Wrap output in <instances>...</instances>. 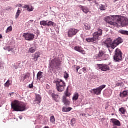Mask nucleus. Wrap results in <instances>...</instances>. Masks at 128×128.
<instances>
[{"instance_id": "obj_55", "label": "nucleus", "mask_w": 128, "mask_h": 128, "mask_svg": "<svg viewBox=\"0 0 128 128\" xmlns=\"http://www.w3.org/2000/svg\"><path fill=\"white\" fill-rule=\"evenodd\" d=\"M118 0H114V2H116V1H117Z\"/></svg>"}, {"instance_id": "obj_28", "label": "nucleus", "mask_w": 128, "mask_h": 128, "mask_svg": "<svg viewBox=\"0 0 128 128\" xmlns=\"http://www.w3.org/2000/svg\"><path fill=\"white\" fill-rule=\"evenodd\" d=\"M84 28L86 30H90V24H88V23H84Z\"/></svg>"}, {"instance_id": "obj_13", "label": "nucleus", "mask_w": 128, "mask_h": 128, "mask_svg": "<svg viewBox=\"0 0 128 128\" xmlns=\"http://www.w3.org/2000/svg\"><path fill=\"white\" fill-rule=\"evenodd\" d=\"M62 102L66 106H70V100L68 99L66 96H63L62 98Z\"/></svg>"}, {"instance_id": "obj_35", "label": "nucleus", "mask_w": 128, "mask_h": 128, "mask_svg": "<svg viewBox=\"0 0 128 128\" xmlns=\"http://www.w3.org/2000/svg\"><path fill=\"white\" fill-rule=\"evenodd\" d=\"M12 26H10L8 28L7 30H6V34H8V32H12Z\"/></svg>"}, {"instance_id": "obj_8", "label": "nucleus", "mask_w": 128, "mask_h": 128, "mask_svg": "<svg viewBox=\"0 0 128 128\" xmlns=\"http://www.w3.org/2000/svg\"><path fill=\"white\" fill-rule=\"evenodd\" d=\"M79 30H78V29L70 28L68 30V36L70 38H72L76 36Z\"/></svg>"}, {"instance_id": "obj_15", "label": "nucleus", "mask_w": 128, "mask_h": 128, "mask_svg": "<svg viewBox=\"0 0 128 128\" xmlns=\"http://www.w3.org/2000/svg\"><path fill=\"white\" fill-rule=\"evenodd\" d=\"M40 52H36L33 55L32 60L34 62H37L38 58H39L40 56Z\"/></svg>"}, {"instance_id": "obj_36", "label": "nucleus", "mask_w": 128, "mask_h": 128, "mask_svg": "<svg viewBox=\"0 0 128 128\" xmlns=\"http://www.w3.org/2000/svg\"><path fill=\"white\" fill-rule=\"evenodd\" d=\"M50 122H52V124H54V122H56V118H54V116H52L50 117Z\"/></svg>"}, {"instance_id": "obj_42", "label": "nucleus", "mask_w": 128, "mask_h": 128, "mask_svg": "<svg viewBox=\"0 0 128 128\" xmlns=\"http://www.w3.org/2000/svg\"><path fill=\"white\" fill-rule=\"evenodd\" d=\"M64 78H68V74L66 72H64Z\"/></svg>"}, {"instance_id": "obj_11", "label": "nucleus", "mask_w": 128, "mask_h": 128, "mask_svg": "<svg viewBox=\"0 0 128 128\" xmlns=\"http://www.w3.org/2000/svg\"><path fill=\"white\" fill-rule=\"evenodd\" d=\"M106 54L102 50H100L98 54H96L94 57V59H100L102 60H104V56Z\"/></svg>"}, {"instance_id": "obj_21", "label": "nucleus", "mask_w": 128, "mask_h": 128, "mask_svg": "<svg viewBox=\"0 0 128 128\" xmlns=\"http://www.w3.org/2000/svg\"><path fill=\"white\" fill-rule=\"evenodd\" d=\"M78 7L82 9V11L85 14H87L90 12V10L88 8L85 7L84 6H82L80 5Z\"/></svg>"}, {"instance_id": "obj_12", "label": "nucleus", "mask_w": 128, "mask_h": 128, "mask_svg": "<svg viewBox=\"0 0 128 128\" xmlns=\"http://www.w3.org/2000/svg\"><path fill=\"white\" fill-rule=\"evenodd\" d=\"M112 42L110 38H108L103 42L102 44L107 48H110Z\"/></svg>"}, {"instance_id": "obj_34", "label": "nucleus", "mask_w": 128, "mask_h": 128, "mask_svg": "<svg viewBox=\"0 0 128 128\" xmlns=\"http://www.w3.org/2000/svg\"><path fill=\"white\" fill-rule=\"evenodd\" d=\"M10 82V81L9 80H8V81L6 82V83L4 84L5 88H8L9 86H10L11 84Z\"/></svg>"}, {"instance_id": "obj_4", "label": "nucleus", "mask_w": 128, "mask_h": 128, "mask_svg": "<svg viewBox=\"0 0 128 128\" xmlns=\"http://www.w3.org/2000/svg\"><path fill=\"white\" fill-rule=\"evenodd\" d=\"M50 66L52 70L55 68L56 69L59 70L60 68V66H61V61L58 58H55L52 60Z\"/></svg>"}, {"instance_id": "obj_10", "label": "nucleus", "mask_w": 128, "mask_h": 128, "mask_svg": "<svg viewBox=\"0 0 128 128\" xmlns=\"http://www.w3.org/2000/svg\"><path fill=\"white\" fill-rule=\"evenodd\" d=\"M97 66L101 71L106 72L110 70L109 66L106 64H97Z\"/></svg>"}, {"instance_id": "obj_26", "label": "nucleus", "mask_w": 128, "mask_h": 128, "mask_svg": "<svg viewBox=\"0 0 128 128\" xmlns=\"http://www.w3.org/2000/svg\"><path fill=\"white\" fill-rule=\"evenodd\" d=\"M72 110V108L71 107H68V108L64 107L62 108V112H70Z\"/></svg>"}, {"instance_id": "obj_1", "label": "nucleus", "mask_w": 128, "mask_h": 128, "mask_svg": "<svg viewBox=\"0 0 128 128\" xmlns=\"http://www.w3.org/2000/svg\"><path fill=\"white\" fill-rule=\"evenodd\" d=\"M118 16H108L104 18L105 21L106 22H108L111 26H128V18H119L117 19V22H109L108 20L111 18L112 20H116V18H118Z\"/></svg>"}, {"instance_id": "obj_9", "label": "nucleus", "mask_w": 128, "mask_h": 128, "mask_svg": "<svg viewBox=\"0 0 128 128\" xmlns=\"http://www.w3.org/2000/svg\"><path fill=\"white\" fill-rule=\"evenodd\" d=\"M22 36L26 40L30 41L34 40L35 36L32 33L26 32L24 33Z\"/></svg>"}, {"instance_id": "obj_17", "label": "nucleus", "mask_w": 128, "mask_h": 128, "mask_svg": "<svg viewBox=\"0 0 128 128\" xmlns=\"http://www.w3.org/2000/svg\"><path fill=\"white\" fill-rule=\"evenodd\" d=\"M52 98L53 100H54L56 102H59L60 98L58 94H56L54 93H52Z\"/></svg>"}, {"instance_id": "obj_52", "label": "nucleus", "mask_w": 128, "mask_h": 128, "mask_svg": "<svg viewBox=\"0 0 128 128\" xmlns=\"http://www.w3.org/2000/svg\"><path fill=\"white\" fill-rule=\"evenodd\" d=\"M30 22H34V20H30Z\"/></svg>"}, {"instance_id": "obj_23", "label": "nucleus", "mask_w": 128, "mask_h": 128, "mask_svg": "<svg viewBox=\"0 0 128 128\" xmlns=\"http://www.w3.org/2000/svg\"><path fill=\"white\" fill-rule=\"evenodd\" d=\"M42 74H43V72H42L41 71H39L38 72L37 76H36L37 80H40V79L42 78V77H43Z\"/></svg>"}, {"instance_id": "obj_31", "label": "nucleus", "mask_w": 128, "mask_h": 128, "mask_svg": "<svg viewBox=\"0 0 128 128\" xmlns=\"http://www.w3.org/2000/svg\"><path fill=\"white\" fill-rule=\"evenodd\" d=\"M119 32L122 34L128 35V31L126 30H120Z\"/></svg>"}, {"instance_id": "obj_51", "label": "nucleus", "mask_w": 128, "mask_h": 128, "mask_svg": "<svg viewBox=\"0 0 128 128\" xmlns=\"http://www.w3.org/2000/svg\"><path fill=\"white\" fill-rule=\"evenodd\" d=\"M112 128H118V127L116 126H113Z\"/></svg>"}, {"instance_id": "obj_22", "label": "nucleus", "mask_w": 128, "mask_h": 128, "mask_svg": "<svg viewBox=\"0 0 128 128\" xmlns=\"http://www.w3.org/2000/svg\"><path fill=\"white\" fill-rule=\"evenodd\" d=\"M114 43L118 44V45L120 44H122L123 42V40L122 38L118 37L116 40H114Z\"/></svg>"}, {"instance_id": "obj_6", "label": "nucleus", "mask_w": 128, "mask_h": 128, "mask_svg": "<svg viewBox=\"0 0 128 128\" xmlns=\"http://www.w3.org/2000/svg\"><path fill=\"white\" fill-rule=\"evenodd\" d=\"M56 89L59 92H62L66 86V84L62 80H58L56 82Z\"/></svg>"}, {"instance_id": "obj_33", "label": "nucleus", "mask_w": 128, "mask_h": 128, "mask_svg": "<svg viewBox=\"0 0 128 128\" xmlns=\"http://www.w3.org/2000/svg\"><path fill=\"white\" fill-rule=\"evenodd\" d=\"M119 111L121 112L122 114H124L126 112V110L124 107H122L119 109Z\"/></svg>"}, {"instance_id": "obj_43", "label": "nucleus", "mask_w": 128, "mask_h": 128, "mask_svg": "<svg viewBox=\"0 0 128 128\" xmlns=\"http://www.w3.org/2000/svg\"><path fill=\"white\" fill-rule=\"evenodd\" d=\"M86 70H87L86 68L84 67L82 68V71L84 72V74H86L87 72Z\"/></svg>"}, {"instance_id": "obj_57", "label": "nucleus", "mask_w": 128, "mask_h": 128, "mask_svg": "<svg viewBox=\"0 0 128 128\" xmlns=\"http://www.w3.org/2000/svg\"><path fill=\"white\" fill-rule=\"evenodd\" d=\"M50 71H51V70H50ZM52 72V71H51Z\"/></svg>"}, {"instance_id": "obj_24", "label": "nucleus", "mask_w": 128, "mask_h": 128, "mask_svg": "<svg viewBox=\"0 0 128 128\" xmlns=\"http://www.w3.org/2000/svg\"><path fill=\"white\" fill-rule=\"evenodd\" d=\"M78 97H79L78 93L75 92L74 94L73 98H72V100H73V101H76L78 99Z\"/></svg>"}, {"instance_id": "obj_47", "label": "nucleus", "mask_w": 128, "mask_h": 128, "mask_svg": "<svg viewBox=\"0 0 128 128\" xmlns=\"http://www.w3.org/2000/svg\"><path fill=\"white\" fill-rule=\"evenodd\" d=\"M34 88V84L32 83V84H29V88Z\"/></svg>"}, {"instance_id": "obj_37", "label": "nucleus", "mask_w": 128, "mask_h": 128, "mask_svg": "<svg viewBox=\"0 0 128 128\" xmlns=\"http://www.w3.org/2000/svg\"><path fill=\"white\" fill-rule=\"evenodd\" d=\"M30 76V73L26 72L24 76V80H26L27 78H28Z\"/></svg>"}, {"instance_id": "obj_39", "label": "nucleus", "mask_w": 128, "mask_h": 128, "mask_svg": "<svg viewBox=\"0 0 128 128\" xmlns=\"http://www.w3.org/2000/svg\"><path fill=\"white\" fill-rule=\"evenodd\" d=\"M54 23L52 22L50 20H49L48 22H47V26H54Z\"/></svg>"}, {"instance_id": "obj_2", "label": "nucleus", "mask_w": 128, "mask_h": 128, "mask_svg": "<svg viewBox=\"0 0 128 128\" xmlns=\"http://www.w3.org/2000/svg\"><path fill=\"white\" fill-rule=\"evenodd\" d=\"M12 108L16 112H22L26 109V105L22 102L14 100L11 103Z\"/></svg>"}, {"instance_id": "obj_46", "label": "nucleus", "mask_w": 128, "mask_h": 128, "mask_svg": "<svg viewBox=\"0 0 128 128\" xmlns=\"http://www.w3.org/2000/svg\"><path fill=\"white\" fill-rule=\"evenodd\" d=\"M122 82H120V83H116V86H122Z\"/></svg>"}, {"instance_id": "obj_50", "label": "nucleus", "mask_w": 128, "mask_h": 128, "mask_svg": "<svg viewBox=\"0 0 128 128\" xmlns=\"http://www.w3.org/2000/svg\"><path fill=\"white\" fill-rule=\"evenodd\" d=\"M2 38V36L1 34H0V39Z\"/></svg>"}, {"instance_id": "obj_45", "label": "nucleus", "mask_w": 128, "mask_h": 128, "mask_svg": "<svg viewBox=\"0 0 128 128\" xmlns=\"http://www.w3.org/2000/svg\"><path fill=\"white\" fill-rule=\"evenodd\" d=\"M78 72V74H82V69H79L78 70V72Z\"/></svg>"}, {"instance_id": "obj_48", "label": "nucleus", "mask_w": 128, "mask_h": 128, "mask_svg": "<svg viewBox=\"0 0 128 128\" xmlns=\"http://www.w3.org/2000/svg\"><path fill=\"white\" fill-rule=\"evenodd\" d=\"M80 116H86V114L85 113H82L80 114Z\"/></svg>"}, {"instance_id": "obj_27", "label": "nucleus", "mask_w": 128, "mask_h": 128, "mask_svg": "<svg viewBox=\"0 0 128 128\" xmlns=\"http://www.w3.org/2000/svg\"><path fill=\"white\" fill-rule=\"evenodd\" d=\"M72 69H73L74 72H78V70L80 69V66L74 65L72 66Z\"/></svg>"}, {"instance_id": "obj_44", "label": "nucleus", "mask_w": 128, "mask_h": 128, "mask_svg": "<svg viewBox=\"0 0 128 128\" xmlns=\"http://www.w3.org/2000/svg\"><path fill=\"white\" fill-rule=\"evenodd\" d=\"M12 10V7L11 6H8L7 8H6V10Z\"/></svg>"}, {"instance_id": "obj_29", "label": "nucleus", "mask_w": 128, "mask_h": 128, "mask_svg": "<svg viewBox=\"0 0 128 128\" xmlns=\"http://www.w3.org/2000/svg\"><path fill=\"white\" fill-rule=\"evenodd\" d=\"M48 20H42L41 22H40V26H48Z\"/></svg>"}, {"instance_id": "obj_53", "label": "nucleus", "mask_w": 128, "mask_h": 128, "mask_svg": "<svg viewBox=\"0 0 128 128\" xmlns=\"http://www.w3.org/2000/svg\"><path fill=\"white\" fill-rule=\"evenodd\" d=\"M86 0L92 1V0Z\"/></svg>"}, {"instance_id": "obj_40", "label": "nucleus", "mask_w": 128, "mask_h": 128, "mask_svg": "<svg viewBox=\"0 0 128 128\" xmlns=\"http://www.w3.org/2000/svg\"><path fill=\"white\" fill-rule=\"evenodd\" d=\"M21 12V11L20 10V9L18 10V11L16 13V18H17L19 17L20 14Z\"/></svg>"}, {"instance_id": "obj_20", "label": "nucleus", "mask_w": 128, "mask_h": 128, "mask_svg": "<svg viewBox=\"0 0 128 128\" xmlns=\"http://www.w3.org/2000/svg\"><path fill=\"white\" fill-rule=\"evenodd\" d=\"M23 8H26L27 11L28 12H32L34 10V8H32V6H31L30 8L28 5L24 4V6L22 7Z\"/></svg>"}, {"instance_id": "obj_56", "label": "nucleus", "mask_w": 128, "mask_h": 128, "mask_svg": "<svg viewBox=\"0 0 128 128\" xmlns=\"http://www.w3.org/2000/svg\"><path fill=\"white\" fill-rule=\"evenodd\" d=\"M10 50H8V52H10Z\"/></svg>"}, {"instance_id": "obj_54", "label": "nucleus", "mask_w": 128, "mask_h": 128, "mask_svg": "<svg viewBox=\"0 0 128 128\" xmlns=\"http://www.w3.org/2000/svg\"><path fill=\"white\" fill-rule=\"evenodd\" d=\"M20 6H22V4H20Z\"/></svg>"}, {"instance_id": "obj_41", "label": "nucleus", "mask_w": 128, "mask_h": 128, "mask_svg": "<svg viewBox=\"0 0 128 128\" xmlns=\"http://www.w3.org/2000/svg\"><path fill=\"white\" fill-rule=\"evenodd\" d=\"M75 124H76L75 119H72L70 120V124L72 126H74Z\"/></svg>"}, {"instance_id": "obj_19", "label": "nucleus", "mask_w": 128, "mask_h": 128, "mask_svg": "<svg viewBox=\"0 0 128 128\" xmlns=\"http://www.w3.org/2000/svg\"><path fill=\"white\" fill-rule=\"evenodd\" d=\"M37 48L36 46H34L32 47H31L29 48V50H28V54H34L36 51V50Z\"/></svg>"}, {"instance_id": "obj_14", "label": "nucleus", "mask_w": 128, "mask_h": 128, "mask_svg": "<svg viewBox=\"0 0 128 128\" xmlns=\"http://www.w3.org/2000/svg\"><path fill=\"white\" fill-rule=\"evenodd\" d=\"M74 50L76 51H77L78 52H80L82 54H86V52L85 50H84L83 48L81 46H76L74 48Z\"/></svg>"}, {"instance_id": "obj_32", "label": "nucleus", "mask_w": 128, "mask_h": 128, "mask_svg": "<svg viewBox=\"0 0 128 128\" xmlns=\"http://www.w3.org/2000/svg\"><path fill=\"white\" fill-rule=\"evenodd\" d=\"M64 96H66V98L70 97L71 96L70 92H68V90L64 92Z\"/></svg>"}, {"instance_id": "obj_30", "label": "nucleus", "mask_w": 128, "mask_h": 128, "mask_svg": "<svg viewBox=\"0 0 128 128\" xmlns=\"http://www.w3.org/2000/svg\"><path fill=\"white\" fill-rule=\"evenodd\" d=\"M118 44L116 43H115V42L114 41V42H112L111 46L110 48H112L114 49L115 48H116Z\"/></svg>"}, {"instance_id": "obj_25", "label": "nucleus", "mask_w": 128, "mask_h": 128, "mask_svg": "<svg viewBox=\"0 0 128 128\" xmlns=\"http://www.w3.org/2000/svg\"><path fill=\"white\" fill-rule=\"evenodd\" d=\"M41 100H42V97L40 96L39 94H36V98L35 99V102H38V103H40Z\"/></svg>"}, {"instance_id": "obj_18", "label": "nucleus", "mask_w": 128, "mask_h": 128, "mask_svg": "<svg viewBox=\"0 0 128 128\" xmlns=\"http://www.w3.org/2000/svg\"><path fill=\"white\" fill-rule=\"evenodd\" d=\"M110 120L112 121V122L114 124V125H116L118 126H120V122L118 120L114 118H112V119H110Z\"/></svg>"}, {"instance_id": "obj_7", "label": "nucleus", "mask_w": 128, "mask_h": 128, "mask_svg": "<svg viewBox=\"0 0 128 128\" xmlns=\"http://www.w3.org/2000/svg\"><path fill=\"white\" fill-rule=\"evenodd\" d=\"M106 85H101L96 88H94L90 90V92L91 93H94V94L96 96L100 95L101 94L102 90L106 88Z\"/></svg>"}, {"instance_id": "obj_38", "label": "nucleus", "mask_w": 128, "mask_h": 128, "mask_svg": "<svg viewBox=\"0 0 128 128\" xmlns=\"http://www.w3.org/2000/svg\"><path fill=\"white\" fill-rule=\"evenodd\" d=\"M99 8L100 10H106V7L104 6L101 4L100 5Z\"/></svg>"}, {"instance_id": "obj_49", "label": "nucleus", "mask_w": 128, "mask_h": 128, "mask_svg": "<svg viewBox=\"0 0 128 128\" xmlns=\"http://www.w3.org/2000/svg\"><path fill=\"white\" fill-rule=\"evenodd\" d=\"M44 128H49V126H45Z\"/></svg>"}, {"instance_id": "obj_3", "label": "nucleus", "mask_w": 128, "mask_h": 128, "mask_svg": "<svg viewBox=\"0 0 128 128\" xmlns=\"http://www.w3.org/2000/svg\"><path fill=\"white\" fill-rule=\"evenodd\" d=\"M102 34V29H98L97 32L92 34V38H88L86 39V40L88 42H92L95 44L98 43V41L100 40Z\"/></svg>"}, {"instance_id": "obj_16", "label": "nucleus", "mask_w": 128, "mask_h": 128, "mask_svg": "<svg viewBox=\"0 0 128 128\" xmlns=\"http://www.w3.org/2000/svg\"><path fill=\"white\" fill-rule=\"evenodd\" d=\"M128 94V90H124L122 92H120V96L122 98H124L126 97Z\"/></svg>"}, {"instance_id": "obj_5", "label": "nucleus", "mask_w": 128, "mask_h": 128, "mask_svg": "<svg viewBox=\"0 0 128 128\" xmlns=\"http://www.w3.org/2000/svg\"><path fill=\"white\" fill-rule=\"evenodd\" d=\"M114 60L115 62H120L122 60V52L119 48H117L114 51Z\"/></svg>"}]
</instances>
